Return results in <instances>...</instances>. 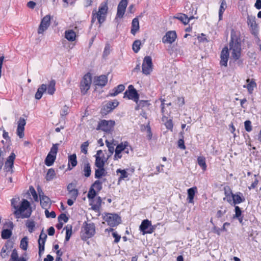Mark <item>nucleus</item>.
Instances as JSON below:
<instances>
[{
  "mask_svg": "<svg viewBox=\"0 0 261 261\" xmlns=\"http://www.w3.org/2000/svg\"><path fill=\"white\" fill-rule=\"evenodd\" d=\"M11 206L13 208V214L16 218H29L32 212L30 203L26 199L21 201L19 197L14 198L11 200Z\"/></svg>",
  "mask_w": 261,
  "mask_h": 261,
  "instance_id": "obj_1",
  "label": "nucleus"
},
{
  "mask_svg": "<svg viewBox=\"0 0 261 261\" xmlns=\"http://www.w3.org/2000/svg\"><path fill=\"white\" fill-rule=\"evenodd\" d=\"M108 9V7L106 3L101 4L99 7L98 12L95 11L94 13V11H93L92 23H94L96 19L100 24L103 23L105 20Z\"/></svg>",
  "mask_w": 261,
  "mask_h": 261,
  "instance_id": "obj_2",
  "label": "nucleus"
},
{
  "mask_svg": "<svg viewBox=\"0 0 261 261\" xmlns=\"http://www.w3.org/2000/svg\"><path fill=\"white\" fill-rule=\"evenodd\" d=\"M58 146L59 144L57 143L53 145L50 151L45 160V164L46 166H50L54 164L56 159V155L58 150Z\"/></svg>",
  "mask_w": 261,
  "mask_h": 261,
  "instance_id": "obj_3",
  "label": "nucleus"
},
{
  "mask_svg": "<svg viewBox=\"0 0 261 261\" xmlns=\"http://www.w3.org/2000/svg\"><path fill=\"white\" fill-rule=\"evenodd\" d=\"M103 220L107 223L108 225L114 227L118 225L121 222L120 217L117 214H107L103 217Z\"/></svg>",
  "mask_w": 261,
  "mask_h": 261,
  "instance_id": "obj_4",
  "label": "nucleus"
},
{
  "mask_svg": "<svg viewBox=\"0 0 261 261\" xmlns=\"http://www.w3.org/2000/svg\"><path fill=\"white\" fill-rule=\"evenodd\" d=\"M247 23L251 32V33L255 36H257L259 27L256 22L255 16L248 15L247 17Z\"/></svg>",
  "mask_w": 261,
  "mask_h": 261,
  "instance_id": "obj_5",
  "label": "nucleus"
},
{
  "mask_svg": "<svg viewBox=\"0 0 261 261\" xmlns=\"http://www.w3.org/2000/svg\"><path fill=\"white\" fill-rule=\"evenodd\" d=\"M153 69L152 59L150 56L144 57L142 65V71L143 74L149 75L151 73Z\"/></svg>",
  "mask_w": 261,
  "mask_h": 261,
  "instance_id": "obj_6",
  "label": "nucleus"
},
{
  "mask_svg": "<svg viewBox=\"0 0 261 261\" xmlns=\"http://www.w3.org/2000/svg\"><path fill=\"white\" fill-rule=\"evenodd\" d=\"M92 83V76L90 73L85 74L81 82L80 89L81 92L83 94H85L87 93L88 90L90 89L91 84Z\"/></svg>",
  "mask_w": 261,
  "mask_h": 261,
  "instance_id": "obj_7",
  "label": "nucleus"
},
{
  "mask_svg": "<svg viewBox=\"0 0 261 261\" xmlns=\"http://www.w3.org/2000/svg\"><path fill=\"white\" fill-rule=\"evenodd\" d=\"M230 50L231 51V56L233 59L234 60L239 59L241 56V44L237 41H232L230 43Z\"/></svg>",
  "mask_w": 261,
  "mask_h": 261,
  "instance_id": "obj_8",
  "label": "nucleus"
},
{
  "mask_svg": "<svg viewBox=\"0 0 261 261\" xmlns=\"http://www.w3.org/2000/svg\"><path fill=\"white\" fill-rule=\"evenodd\" d=\"M51 16L48 14L42 18L38 29V33L42 34L45 31L47 30L50 24V20Z\"/></svg>",
  "mask_w": 261,
  "mask_h": 261,
  "instance_id": "obj_9",
  "label": "nucleus"
},
{
  "mask_svg": "<svg viewBox=\"0 0 261 261\" xmlns=\"http://www.w3.org/2000/svg\"><path fill=\"white\" fill-rule=\"evenodd\" d=\"M123 97L132 99L137 103L139 100V95L133 86L129 85L128 87V90L124 92Z\"/></svg>",
  "mask_w": 261,
  "mask_h": 261,
  "instance_id": "obj_10",
  "label": "nucleus"
},
{
  "mask_svg": "<svg viewBox=\"0 0 261 261\" xmlns=\"http://www.w3.org/2000/svg\"><path fill=\"white\" fill-rule=\"evenodd\" d=\"M16 155L14 153L12 152L7 158L5 163L4 170L7 173H12L13 172V168L14 167V162Z\"/></svg>",
  "mask_w": 261,
  "mask_h": 261,
  "instance_id": "obj_11",
  "label": "nucleus"
},
{
  "mask_svg": "<svg viewBox=\"0 0 261 261\" xmlns=\"http://www.w3.org/2000/svg\"><path fill=\"white\" fill-rule=\"evenodd\" d=\"M95 166L96 167H104L105 163L107 161V159L105 157V154L101 150L97 151L95 155Z\"/></svg>",
  "mask_w": 261,
  "mask_h": 261,
  "instance_id": "obj_12",
  "label": "nucleus"
},
{
  "mask_svg": "<svg viewBox=\"0 0 261 261\" xmlns=\"http://www.w3.org/2000/svg\"><path fill=\"white\" fill-rule=\"evenodd\" d=\"M139 228L141 231L142 232L143 234L151 233L154 231V228L151 225V221L147 219L142 221Z\"/></svg>",
  "mask_w": 261,
  "mask_h": 261,
  "instance_id": "obj_13",
  "label": "nucleus"
},
{
  "mask_svg": "<svg viewBox=\"0 0 261 261\" xmlns=\"http://www.w3.org/2000/svg\"><path fill=\"white\" fill-rule=\"evenodd\" d=\"M115 125V121L113 120H101L98 125L97 129H101L104 132L110 131L114 125Z\"/></svg>",
  "mask_w": 261,
  "mask_h": 261,
  "instance_id": "obj_14",
  "label": "nucleus"
},
{
  "mask_svg": "<svg viewBox=\"0 0 261 261\" xmlns=\"http://www.w3.org/2000/svg\"><path fill=\"white\" fill-rule=\"evenodd\" d=\"M177 38V34L175 31H168L162 38V42L164 43L172 44Z\"/></svg>",
  "mask_w": 261,
  "mask_h": 261,
  "instance_id": "obj_15",
  "label": "nucleus"
},
{
  "mask_svg": "<svg viewBox=\"0 0 261 261\" xmlns=\"http://www.w3.org/2000/svg\"><path fill=\"white\" fill-rule=\"evenodd\" d=\"M26 124L25 120L22 117L19 118L17 122L16 134L20 138H23L24 136V126Z\"/></svg>",
  "mask_w": 261,
  "mask_h": 261,
  "instance_id": "obj_16",
  "label": "nucleus"
},
{
  "mask_svg": "<svg viewBox=\"0 0 261 261\" xmlns=\"http://www.w3.org/2000/svg\"><path fill=\"white\" fill-rule=\"evenodd\" d=\"M115 150L121 153L129 154L130 151H133L131 146L127 141H124L119 144L116 147Z\"/></svg>",
  "mask_w": 261,
  "mask_h": 261,
  "instance_id": "obj_17",
  "label": "nucleus"
},
{
  "mask_svg": "<svg viewBox=\"0 0 261 261\" xmlns=\"http://www.w3.org/2000/svg\"><path fill=\"white\" fill-rule=\"evenodd\" d=\"M128 4L127 0H121L117 7V16L119 18L123 17Z\"/></svg>",
  "mask_w": 261,
  "mask_h": 261,
  "instance_id": "obj_18",
  "label": "nucleus"
},
{
  "mask_svg": "<svg viewBox=\"0 0 261 261\" xmlns=\"http://www.w3.org/2000/svg\"><path fill=\"white\" fill-rule=\"evenodd\" d=\"M84 231L86 237L90 238L95 233V226L93 223H86L84 226Z\"/></svg>",
  "mask_w": 261,
  "mask_h": 261,
  "instance_id": "obj_19",
  "label": "nucleus"
},
{
  "mask_svg": "<svg viewBox=\"0 0 261 261\" xmlns=\"http://www.w3.org/2000/svg\"><path fill=\"white\" fill-rule=\"evenodd\" d=\"M221 60L220 62V64L221 66H224L226 67L227 66V62L229 58V52L228 49L227 47L223 48L221 53Z\"/></svg>",
  "mask_w": 261,
  "mask_h": 261,
  "instance_id": "obj_20",
  "label": "nucleus"
},
{
  "mask_svg": "<svg viewBox=\"0 0 261 261\" xmlns=\"http://www.w3.org/2000/svg\"><path fill=\"white\" fill-rule=\"evenodd\" d=\"M47 238V235L42 232L39 236V239L38 240V244H39V254L40 256L41 253L44 252V245L46 241V239Z\"/></svg>",
  "mask_w": 261,
  "mask_h": 261,
  "instance_id": "obj_21",
  "label": "nucleus"
},
{
  "mask_svg": "<svg viewBox=\"0 0 261 261\" xmlns=\"http://www.w3.org/2000/svg\"><path fill=\"white\" fill-rule=\"evenodd\" d=\"M102 200L100 197H96L89 200V204L93 210H98L101 206Z\"/></svg>",
  "mask_w": 261,
  "mask_h": 261,
  "instance_id": "obj_22",
  "label": "nucleus"
},
{
  "mask_svg": "<svg viewBox=\"0 0 261 261\" xmlns=\"http://www.w3.org/2000/svg\"><path fill=\"white\" fill-rule=\"evenodd\" d=\"M197 193V188L196 187H193L187 190V200L189 203H194V198L195 194Z\"/></svg>",
  "mask_w": 261,
  "mask_h": 261,
  "instance_id": "obj_23",
  "label": "nucleus"
},
{
  "mask_svg": "<svg viewBox=\"0 0 261 261\" xmlns=\"http://www.w3.org/2000/svg\"><path fill=\"white\" fill-rule=\"evenodd\" d=\"M245 201V198L241 192L233 194L232 197V205L241 203Z\"/></svg>",
  "mask_w": 261,
  "mask_h": 261,
  "instance_id": "obj_24",
  "label": "nucleus"
},
{
  "mask_svg": "<svg viewBox=\"0 0 261 261\" xmlns=\"http://www.w3.org/2000/svg\"><path fill=\"white\" fill-rule=\"evenodd\" d=\"M247 84L244 85L243 87L247 89L248 92L251 94L254 90V88L256 87V84L254 79H248L246 80Z\"/></svg>",
  "mask_w": 261,
  "mask_h": 261,
  "instance_id": "obj_25",
  "label": "nucleus"
},
{
  "mask_svg": "<svg viewBox=\"0 0 261 261\" xmlns=\"http://www.w3.org/2000/svg\"><path fill=\"white\" fill-rule=\"evenodd\" d=\"M39 195L40 197V204L43 208L46 210L50 206V200L46 196H41L40 193Z\"/></svg>",
  "mask_w": 261,
  "mask_h": 261,
  "instance_id": "obj_26",
  "label": "nucleus"
},
{
  "mask_svg": "<svg viewBox=\"0 0 261 261\" xmlns=\"http://www.w3.org/2000/svg\"><path fill=\"white\" fill-rule=\"evenodd\" d=\"M65 38L70 42H73L75 40L76 35L72 30H68L65 31L64 33Z\"/></svg>",
  "mask_w": 261,
  "mask_h": 261,
  "instance_id": "obj_27",
  "label": "nucleus"
},
{
  "mask_svg": "<svg viewBox=\"0 0 261 261\" xmlns=\"http://www.w3.org/2000/svg\"><path fill=\"white\" fill-rule=\"evenodd\" d=\"M77 165L76 156L75 154H73L68 156V169L71 170Z\"/></svg>",
  "mask_w": 261,
  "mask_h": 261,
  "instance_id": "obj_28",
  "label": "nucleus"
},
{
  "mask_svg": "<svg viewBox=\"0 0 261 261\" xmlns=\"http://www.w3.org/2000/svg\"><path fill=\"white\" fill-rule=\"evenodd\" d=\"M67 190L71 198H73L74 200H75L78 195V191L75 188L74 184H69L67 186Z\"/></svg>",
  "mask_w": 261,
  "mask_h": 261,
  "instance_id": "obj_29",
  "label": "nucleus"
},
{
  "mask_svg": "<svg viewBox=\"0 0 261 261\" xmlns=\"http://www.w3.org/2000/svg\"><path fill=\"white\" fill-rule=\"evenodd\" d=\"M174 18L179 20L184 24H187L189 22L190 20L194 18V17L191 16L188 17L186 14L180 13L178 14L177 16H174Z\"/></svg>",
  "mask_w": 261,
  "mask_h": 261,
  "instance_id": "obj_30",
  "label": "nucleus"
},
{
  "mask_svg": "<svg viewBox=\"0 0 261 261\" xmlns=\"http://www.w3.org/2000/svg\"><path fill=\"white\" fill-rule=\"evenodd\" d=\"M140 28L139 21L138 18H135L133 19L132 22L131 33L135 35L136 33L139 31Z\"/></svg>",
  "mask_w": 261,
  "mask_h": 261,
  "instance_id": "obj_31",
  "label": "nucleus"
},
{
  "mask_svg": "<svg viewBox=\"0 0 261 261\" xmlns=\"http://www.w3.org/2000/svg\"><path fill=\"white\" fill-rule=\"evenodd\" d=\"M47 86L45 84H42L37 89L35 94V98L40 99L44 92L46 91Z\"/></svg>",
  "mask_w": 261,
  "mask_h": 261,
  "instance_id": "obj_32",
  "label": "nucleus"
},
{
  "mask_svg": "<svg viewBox=\"0 0 261 261\" xmlns=\"http://www.w3.org/2000/svg\"><path fill=\"white\" fill-rule=\"evenodd\" d=\"M83 172L85 177H88L90 176L91 173V169L90 164L88 162H86L83 165Z\"/></svg>",
  "mask_w": 261,
  "mask_h": 261,
  "instance_id": "obj_33",
  "label": "nucleus"
},
{
  "mask_svg": "<svg viewBox=\"0 0 261 261\" xmlns=\"http://www.w3.org/2000/svg\"><path fill=\"white\" fill-rule=\"evenodd\" d=\"M125 89V87L123 85H119L117 86L116 87L114 88L111 92L110 93L109 95L111 96H115L117 95L120 93L124 91Z\"/></svg>",
  "mask_w": 261,
  "mask_h": 261,
  "instance_id": "obj_34",
  "label": "nucleus"
},
{
  "mask_svg": "<svg viewBox=\"0 0 261 261\" xmlns=\"http://www.w3.org/2000/svg\"><path fill=\"white\" fill-rule=\"evenodd\" d=\"M10 261H27L24 257H18L17 251L16 249H14L11 255Z\"/></svg>",
  "mask_w": 261,
  "mask_h": 261,
  "instance_id": "obj_35",
  "label": "nucleus"
},
{
  "mask_svg": "<svg viewBox=\"0 0 261 261\" xmlns=\"http://www.w3.org/2000/svg\"><path fill=\"white\" fill-rule=\"evenodd\" d=\"M108 82L107 76L105 75H100L97 77V79L95 81L96 85H99L100 86H104L106 85Z\"/></svg>",
  "mask_w": 261,
  "mask_h": 261,
  "instance_id": "obj_36",
  "label": "nucleus"
},
{
  "mask_svg": "<svg viewBox=\"0 0 261 261\" xmlns=\"http://www.w3.org/2000/svg\"><path fill=\"white\" fill-rule=\"evenodd\" d=\"M107 174L104 167H97L95 170V177L96 178H100L102 176H105Z\"/></svg>",
  "mask_w": 261,
  "mask_h": 261,
  "instance_id": "obj_37",
  "label": "nucleus"
},
{
  "mask_svg": "<svg viewBox=\"0 0 261 261\" xmlns=\"http://www.w3.org/2000/svg\"><path fill=\"white\" fill-rule=\"evenodd\" d=\"M55 85L56 82L55 80H52L49 82L46 89L47 92L48 94L53 95L55 93L56 91Z\"/></svg>",
  "mask_w": 261,
  "mask_h": 261,
  "instance_id": "obj_38",
  "label": "nucleus"
},
{
  "mask_svg": "<svg viewBox=\"0 0 261 261\" xmlns=\"http://www.w3.org/2000/svg\"><path fill=\"white\" fill-rule=\"evenodd\" d=\"M119 105V102L116 100L109 101L106 105L107 112H111Z\"/></svg>",
  "mask_w": 261,
  "mask_h": 261,
  "instance_id": "obj_39",
  "label": "nucleus"
},
{
  "mask_svg": "<svg viewBox=\"0 0 261 261\" xmlns=\"http://www.w3.org/2000/svg\"><path fill=\"white\" fill-rule=\"evenodd\" d=\"M197 162L199 166L202 168L203 171H205L207 168L205 158L203 156H199L197 159Z\"/></svg>",
  "mask_w": 261,
  "mask_h": 261,
  "instance_id": "obj_40",
  "label": "nucleus"
},
{
  "mask_svg": "<svg viewBox=\"0 0 261 261\" xmlns=\"http://www.w3.org/2000/svg\"><path fill=\"white\" fill-rule=\"evenodd\" d=\"M137 103L138 104V106L136 108V110H139V109H141L143 108H148L150 105V103L148 100H138Z\"/></svg>",
  "mask_w": 261,
  "mask_h": 261,
  "instance_id": "obj_41",
  "label": "nucleus"
},
{
  "mask_svg": "<svg viewBox=\"0 0 261 261\" xmlns=\"http://www.w3.org/2000/svg\"><path fill=\"white\" fill-rule=\"evenodd\" d=\"M56 176V173L55 170L53 168H50L48 169L45 178L46 180L50 181L53 180Z\"/></svg>",
  "mask_w": 261,
  "mask_h": 261,
  "instance_id": "obj_42",
  "label": "nucleus"
},
{
  "mask_svg": "<svg viewBox=\"0 0 261 261\" xmlns=\"http://www.w3.org/2000/svg\"><path fill=\"white\" fill-rule=\"evenodd\" d=\"M117 174L120 173V176L119 177V181L124 179V178L128 177V173L125 169H118L116 170Z\"/></svg>",
  "mask_w": 261,
  "mask_h": 261,
  "instance_id": "obj_43",
  "label": "nucleus"
},
{
  "mask_svg": "<svg viewBox=\"0 0 261 261\" xmlns=\"http://www.w3.org/2000/svg\"><path fill=\"white\" fill-rule=\"evenodd\" d=\"M226 3L224 0H223L221 3V5L220 7L219 11V19L220 20H222L223 14L225 11L226 8Z\"/></svg>",
  "mask_w": 261,
  "mask_h": 261,
  "instance_id": "obj_44",
  "label": "nucleus"
},
{
  "mask_svg": "<svg viewBox=\"0 0 261 261\" xmlns=\"http://www.w3.org/2000/svg\"><path fill=\"white\" fill-rule=\"evenodd\" d=\"M27 227L28 228V230L30 233H32L35 226V222L32 220H28L25 223Z\"/></svg>",
  "mask_w": 261,
  "mask_h": 261,
  "instance_id": "obj_45",
  "label": "nucleus"
},
{
  "mask_svg": "<svg viewBox=\"0 0 261 261\" xmlns=\"http://www.w3.org/2000/svg\"><path fill=\"white\" fill-rule=\"evenodd\" d=\"M225 197L223 198L224 200H226L231 205H232V197L233 193H232L231 191L225 192Z\"/></svg>",
  "mask_w": 261,
  "mask_h": 261,
  "instance_id": "obj_46",
  "label": "nucleus"
},
{
  "mask_svg": "<svg viewBox=\"0 0 261 261\" xmlns=\"http://www.w3.org/2000/svg\"><path fill=\"white\" fill-rule=\"evenodd\" d=\"M141 41L139 40H135L133 44V50L136 53H138L140 49Z\"/></svg>",
  "mask_w": 261,
  "mask_h": 261,
  "instance_id": "obj_47",
  "label": "nucleus"
},
{
  "mask_svg": "<svg viewBox=\"0 0 261 261\" xmlns=\"http://www.w3.org/2000/svg\"><path fill=\"white\" fill-rule=\"evenodd\" d=\"M12 234V232L10 230L6 229L2 231L1 237L4 239H9Z\"/></svg>",
  "mask_w": 261,
  "mask_h": 261,
  "instance_id": "obj_48",
  "label": "nucleus"
},
{
  "mask_svg": "<svg viewBox=\"0 0 261 261\" xmlns=\"http://www.w3.org/2000/svg\"><path fill=\"white\" fill-rule=\"evenodd\" d=\"M102 183L101 181L97 180L93 183L91 187L94 189H95V190L99 191L102 189Z\"/></svg>",
  "mask_w": 261,
  "mask_h": 261,
  "instance_id": "obj_49",
  "label": "nucleus"
},
{
  "mask_svg": "<svg viewBox=\"0 0 261 261\" xmlns=\"http://www.w3.org/2000/svg\"><path fill=\"white\" fill-rule=\"evenodd\" d=\"M96 193L95 190L91 187L89 191H88L87 197L89 199V200H90L93 198H96Z\"/></svg>",
  "mask_w": 261,
  "mask_h": 261,
  "instance_id": "obj_50",
  "label": "nucleus"
},
{
  "mask_svg": "<svg viewBox=\"0 0 261 261\" xmlns=\"http://www.w3.org/2000/svg\"><path fill=\"white\" fill-rule=\"evenodd\" d=\"M89 145L88 141H86L83 143L81 146V151L82 152L86 154L88 152V147Z\"/></svg>",
  "mask_w": 261,
  "mask_h": 261,
  "instance_id": "obj_51",
  "label": "nucleus"
},
{
  "mask_svg": "<svg viewBox=\"0 0 261 261\" xmlns=\"http://www.w3.org/2000/svg\"><path fill=\"white\" fill-rule=\"evenodd\" d=\"M66 237H65V242H68L72 234V227L71 226H66Z\"/></svg>",
  "mask_w": 261,
  "mask_h": 261,
  "instance_id": "obj_52",
  "label": "nucleus"
},
{
  "mask_svg": "<svg viewBox=\"0 0 261 261\" xmlns=\"http://www.w3.org/2000/svg\"><path fill=\"white\" fill-rule=\"evenodd\" d=\"M20 247L24 250H26L28 248V239L26 237L23 238L20 242Z\"/></svg>",
  "mask_w": 261,
  "mask_h": 261,
  "instance_id": "obj_53",
  "label": "nucleus"
},
{
  "mask_svg": "<svg viewBox=\"0 0 261 261\" xmlns=\"http://www.w3.org/2000/svg\"><path fill=\"white\" fill-rule=\"evenodd\" d=\"M9 247L7 245H5L3 247L1 250V255L3 258L6 257L8 255Z\"/></svg>",
  "mask_w": 261,
  "mask_h": 261,
  "instance_id": "obj_54",
  "label": "nucleus"
},
{
  "mask_svg": "<svg viewBox=\"0 0 261 261\" xmlns=\"http://www.w3.org/2000/svg\"><path fill=\"white\" fill-rule=\"evenodd\" d=\"M245 128L248 132L252 130L251 122L249 120H247L244 122Z\"/></svg>",
  "mask_w": 261,
  "mask_h": 261,
  "instance_id": "obj_55",
  "label": "nucleus"
},
{
  "mask_svg": "<svg viewBox=\"0 0 261 261\" xmlns=\"http://www.w3.org/2000/svg\"><path fill=\"white\" fill-rule=\"evenodd\" d=\"M58 220H59V222H61L62 221H63L64 222L66 223L68 221V218L66 216V214H61L58 217Z\"/></svg>",
  "mask_w": 261,
  "mask_h": 261,
  "instance_id": "obj_56",
  "label": "nucleus"
},
{
  "mask_svg": "<svg viewBox=\"0 0 261 261\" xmlns=\"http://www.w3.org/2000/svg\"><path fill=\"white\" fill-rule=\"evenodd\" d=\"M45 214L47 218H54L56 217V215L55 212L51 211L49 212L47 209L45 211Z\"/></svg>",
  "mask_w": 261,
  "mask_h": 261,
  "instance_id": "obj_57",
  "label": "nucleus"
},
{
  "mask_svg": "<svg viewBox=\"0 0 261 261\" xmlns=\"http://www.w3.org/2000/svg\"><path fill=\"white\" fill-rule=\"evenodd\" d=\"M30 190L34 200L37 201L38 200V195L34 188L33 187H31L30 188Z\"/></svg>",
  "mask_w": 261,
  "mask_h": 261,
  "instance_id": "obj_58",
  "label": "nucleus"
},
{
  "mask_svg": "<svg viewBox=\"0 0 261 261\" xmlns=\"http://www.w3.org/2000/svg\"><path fill=\"white\" fill-rule=\"evenodd\" d=\"M69 108L67 106H64L61 110L60 115L62 116H66L68 113Z\"/></svg>",
  "mask_w": 261,
  "mask_h": 261,
  "instance_id": "obj_59",
  "label": "nucleus"
},
{
  "mask_svg": "<svg viewBox=\"0 0 261 261\" xmlns=\"http://www.w3.org/2000/svg\"><path fill=\"white\" fill-rule=\"evenodd\" d=\"M242 211L238 206H235V215L234 218H239L241 216Z\"/></svg>",
  "mask_w": 261,
  "mask_h": 261,
  "instance_id": "obj_60",
  "label": "nucleus"
},
{
  "mask_svg": "<svg viewBox=\"0 0 261 261\" xmlns=\"http://www.w3.org/2000/svg\"><path fill=\"white\" fill-rule=\"evenodd\" d=\"M122 157V153L117 151L116 150H115V154L114 156V160H118L120 159Z\"/></svg>",
  "mask_w": 261,
  "mask_h": 261,
  "instance_id": "obj_61",
  "label": "nucleus"
},
{
  "mask_svg": "<svg viewBox=\"0 0 261 261\" xmlns=\"http://www.w3.org/2000/svg\"><path fill=\"white\" fill-rule=\"evenodd\" d=\"M106 144L108 148L109 151L112 153H113V152L114 151V147L113 145V144L109 142L108 141H106Z\"/></svg>",
  "mask_w": 261,
  "mask_h": 261,
  "instance_id": "obj_62",
  "label": "nucleus"
},
{
  "mask_svg": "<svg viewBox=\"0 0 261 261\" xmlns=\"http://www.w3.org/2000/svg\"><path fill=\"white\" fill-rule=\"evenodd\" d=\"M112 236L115 238L114 242L115 243H117L119 242L121 238V236L120 235H119L116 232H113Z\"/></svg>",
  "mask_w": 261,
  "mask_h": 261,
  "instance_id": "obj_63",
  "label": "nucleus"
},
{
  "mask_svg": "<svg viewBox=\"0 0 261 261\" xmlns=\"http://www.w3.org/2000/svg\"><path fill=\"white\" fill-rule=\"evenodd\" d=\"M178 146L179 148L182 149H185L186 146L184 144V141L183 139H179L178 141Z\"/></svg>",
  "mask_w": 261,
  "mask_h": 261,
  "instance_id": "obj_64",
  "label": "nucleus"
}]
</instances>
